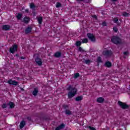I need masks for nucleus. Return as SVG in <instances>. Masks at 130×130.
<instances>
[{
	"label": "nucleus",
	"instance_id": "4468645a",
	"mask_svg": "<svg viewBox=\"0 0 130 130\" xmlns=\"http://www.w3.org/2000/svg\"><path fill=\"white\" fill-rule=\"evenodd\" d=\"M7 105L10 106V108H11V109H13V108H15V103L12 102H9V103L7 104Z\"/></svg>",
	"mask_w": 130,
	"mask_h": 130
},
{
	"label": "nucleus",
	"instance_id": "393cba45",
	"mask_svg": "<svg viewBox=\"0 0 130 130\" xmlns=\"http://www.w3.org/2000/svg\"><path fill=\"white\" fill-rule=\"evenodd\" d=\"M76 46L77 47H79V46H81L82 45V42L81 41H77L75 44Z\"/></svg>",
	"mask_w": 130,
	"mask_h": 130
},
{
	"label": "nucleus",
	"instance_id": "f8f14e48",
	"mask_svg": "<svg viewBox=\"0 0 130 130\" xmlns=\"http://www.w3.org/2000/svg\"><path fill=\"white\" fill-rule=\"evenodd\" d=\"M3 30L4 31H9L10 30V25H4L2 27Z\"/></svg>",
	"mask_w": 130,
	"mask_h": 130
},
{
	"label": "nucleus",
	"instance_id": "a19ab883",
	"mask_svg": "<svg viewBox=\"0 0 130 130\" xmlns=\"http://www.w3.org/2000/svg\"><path fill=\"white\" fill-rule=\"evenodd\" d=\"M25 13H29V10L26 9V10H25Z\"/></svg>",
	"mask_w": 130,
	"mask_h": 130
},
{
	"label": "nucleus",
	"instance_id": "79ce46f5",
	"mask_svg": "<svg viewBox=\"0 0 130 130\" xmlns=\"http://www.w3.org/2000/svg\"><path fill=\"white\" fill-rule=\"evenodd\" d=\"M77 2H84V0H77Z\"/></svg>",
	"mask_w": 130,
	"mask_h": 130
},
{
	"label": "nucleus",
	"instance_id": "423d86ee",
	"mask_svg": "<svg viewBox=\"0 0 130 130\" xmlns=\"http://www.w3.org/2000/svg\"><path fill=\"white\" fill-rule=\"evenodd\" d=\"M8 84L9 85H14V86H18L19 82L16 81L15 80H13L12 79H10L8 81Z\"/></svg>",
	"mask_w": 130,
	"mask_h": 130
},
{
	"label": "nucleus",
	"instance_id": "f257e3e1",
	"mask_svg": "<svg viewBox=\"0 0 130 130\" xmlns=\"http://www.w3.org/2000/svg\"><path fill=\"white\" fill-rule=\"evenodd\" d=\"M68 91H70L68 92V96L69 99H72L73 97H75L77 94V92H78V89L76 87L73 88L72 85H70L69 87L67 88Z\"/></svg>",
	"mask_w": 130,
	"mask_h": 130
},
{
	"label": "nucleus",
	"instance_id": "0eeeda50",
	"mask_svg": "<svg viewBox=\"0 0 130 130\" xmlns=\"http://www.w3.org/2000/svg\"><path fill=\"white\" fill-rule=\"evenodd\" d=\"M35 61L38 66H42V60L39 57H37L35 59Z\"/></svg>",
	"mask_w": 130,
	"mask_h": 130
},
{
	"label": "nucleus",
	"instance_id": "c03bdc74",
	"mask_svg": "<svg viewBox=\"0 0 130 130\" xmlns=\"http://www.w3.org/2000/svg\"><path fill=\"white\" fill-rule=\"evenodd\" d=\"M111 2H116V1H117V0H111Z\"/></svg>",
	"mask_w": 130,
	"mask_h": 130
},
{
	"label": "nucleus",
	"instance_id": "58836bf2",
	"mask_svg": "<svg viewBox=\"0 0 130 130\" xmlns=\"http://www.w3.org/2000/svg\"><path fill=\"white\" fill-rule=\"evenodd\" d=\"M102 25H103V26H107L106 22H103L102 23Z\"/></svg>",
	"mask_w": 130,
	"mask_h": 130
},
{
	"label": "nucleus",
	"instance_id": "bb28decb",
	"mask_svg": "<svg viewBox=\"0 0 130 130\" xmlns=\"http://www.w3.org/2000/svg\"><path fill=\"white\" fill-rule=\"evenodd\" d=\"M88 39L87 38H84L82 40V43H88Z\"/></svg>",
	"mask_w": 130,
	"mask_h": 130
},
{
	"label": "nucleus",
	"instance_id": "c756f323",
	"mask_svg": "<svg viewBox=\"0 0 130 130\" xmlns=\"http://www.w3.org/2000/svg\"><path fill=\"white\" fill-rule=\"evenodd\" d=\"M96 61H98V62L99 63L100 62H102V60L101 59V57H100V56L98 57Z\"/></svg>",
	"mask_w": 130,
	"mask_h": 130
},
{
	"label": "nucleus",
	"instance_id": "c85d7f7f",
	"mask_svg": "<svg viewBox=\"0 0 130 130\" xmlns=\"http://www.w3.org/2000/svg\"><path fill=\"white\" fill-rule=\"evenodd\" d=\"M61 7V4L59 2H57L56 4V8H60Z\"/></svg>",
	"mask_w": 130,
	"mask_h": 130
},
{
	"label": "nucleus",
	"instance_id": "dca6fc26",
	"mask_svg": "<svg viewBox=\"0 0 130 130\" xmlns=\"http://www.w3.org/2000/svg\"><path fill=\"white\" fill-rule=\"evenodd\" d=\"M25 125H26V121H25V120H22L20 122V124L19 125V127L20 128H23V127H24Z\"/></svg>",
	"mask_w": 130,
	"mask_h": 130
},
{
	"label": "nucleus",
	"instance_id": "72a5a7b5",
	"mask_svg": "<svg viewBox=\"0 0 130 130\" xmlns=\"http://www.w3.org/2000/svg\"><path fill=\"white\" fill-rule=\"evenodd\" d=\"M80 77V74L76 73L74 74V78L77 79V78H79Z\"/></svg>",
	"mask_w": 130,
	"mask_h": 130
},
{
	"label": "nucleus",
	"instance_id": "7c9ffc66",
	"mask_svg": "<svg viewBox=\"0 0 130 130\" xmlns=\"http://www.w3.org/2000/svg\"><path fill=\"white\" fill-rule=\"evenodd\" d=\"M122 16L123 17H128V13L126 12H123Z\"/></svg>",
	"mask_w": 130,
	"mask_h": 130
},
{
	"label": "nucleus",
	"instance_id": "37998d69",
	"mask_svg": "<svg viewBox=\"0 0 130 130\" xmlns=\"http://www.w3.org/2000/svg\"><path fill=\"white\" fill-rule=\"evenodd\" d=\"M21 59H25V57H21Z\"/></svg>",
	"mask_w": 130,
	"mask_h": 130
},
{
	"label": "nucleus",
	"instance_id": "f3484780",
	"mask_svg": "<svg viewBox=\"0 0 130 130\" xmlns=\"http://www.w3.org/2000/svg\"><path fill=\"white\" fill-rule=\"evenodd\" d=\"M23 22L24 23H25V24H28V23H29V22H30V18L25 16L24 18H23Z\"/></svg>",
	"mask_w": 130,
	"mask_h": 130
},
{
	"label": "nucleus",
	"instance_id": "f03ea898",
	"mask_svg": "<svg viewBox=\"0 0 130 130\" xmlns=\"http://www.w3.org/2000/svg\"><path fill=\"white\" fill-rule=\"evenodd\" d=\"M111 41L114 44H116V45H118V44H121L122 40L120 38L116 36H113L111 37Z\"/></svg>",
	"mask_w": 130,
	"mask_h": 130
},
{
	"label": "nucleus",
	"instance_id": "39448f33",
	"mask_svg": "<svg viewBox=\"0 0 130 130\" xmlns=\"http://www.w3.org/2000/svg\"><path fill=\"white\" fill-rule=\"evenodd\" d=\"M87 35V37L91 42H95V41H96V38L93 34L88 33Z\"/></svg>",
	"mask_w": 130,
	"mask_h": 130
},
{
	"label": "nucleus",
	"instance_id": "4c0bfd02",
	"mask_svg": "<svg viewBox=\"0 0 130 130\" xmlns=\"http://www.w3.org/2000/svg\"><path fill=\"white\" fill-rule=\"evenodd\" d=\"M27 119H28L29 121H31L32 120L31 117H27Z\"/></svg>",
	"mask_w": 130,
	"mask_h": 130
},
{
	"label": "nucleus",
	"instance_id": "4be33fe9",
	"mask_svg": "<svg viewBox=\"0 0 130 130\" xmlns=\"http://www.w3.org/2000/svg\"><path fill=\"white\" fill-rule=\"evenodd\" d=\"M65 114H66V115H72V113L70 110H66L65 111Z\"/></svg>",
	"mask_w": 130,
	"mask_h": 130
},
{
	"label": "nucleus",
	"instance_id": "a211bd4d",
	"mask_svg": "<svg viewBox=\"0 0 130 130\" xmlns=\"http://www.w3.org/2000/svg\"><path fill=\"white\" fill-rule=\"evenodd\" d=\"M54 57H56L57 58H58L61 56V53L60 52H56L54 54Z\"/></svg>",
	"mask_w": 130,
	"mask_h": 130
},
{
	"label": "nucleus",
	"instance_id": "1a4fd4ad",
	"mask_svg": "<svg viewBox=\"0 0 130 130\" xmlns=\"http://www.w3.org/2000/svg\"><path fill=\"white\" fill-rule=\"evenodd\" d=\"M25 34H29V33H31L32 32V27L28 26L25 30Z\"/></svg>",
	"mask_w": 130,
	"mask_h": 130
},
{
	"label": "nucleus",
	"instance_id": "a878e982",
	"mask_svg": "<svg viewBox=\"0 0 130 130\" xmlns=\"http://www.w3.org/2000/svg\"><path fill=\"white\" fill-rule=\"evenodd\" d=\"M35 8H36V6L34 4V3H31L30 4V8L32 10H35Z\"/></svg>",
	"mask_w": 130,
	"mask_h": 130
},
{
	"label": "nucleus",
	"instance_id": "a18cd8bd",
	"mask_svg": "<svg viewBox=\"0 0 130 130\" xmlns=\"http://www.w3.org/2000/svg\"><path fill=\"white\" fill-rule=\"evenodd\" d=\"M16 56H19V54H16Z\"/></svg>",
	"mask_w": 130,
	"mask_h": 130
},
{
	"label": "nucleus",
	"instance_id": "c9c22d12",
	"mask_svg": "<svg viewBox=\"0 0 130 130\" xmlns=\"http://www.w3.org/2000/svg\"><path fill=\"white\" fill-rule=\"evenodd\" d=\"M113 29L114 32H117V31H118V29H117V27L115 26H114Z\"/></svg>",
	"mask_w": 130,
	"mask_h": 130
},
{
	"label": "nucleus",
	"instance_id": "6ab92c4d",
	"mask_svg": "<svg viewBox=\"0 0 130 130\" xmlns=\"http://www.w3.org/2000/svg\"><path fill=\"white\" fill-rule=\"evenodd\" d=\"M82 61H83V62H85V63H86V64H89V63H90V62H91V60H90L89 59H85V58H83L82 60Z\"/></svg>",
	"mask_w": 130,
	"mask_h": 130
},
{
	"label": "nucleus",
	"instance_id": "6e6552de",
	"mask_svg": "<svg viewBox=\"0 0 130 130\" xmlns=\"http://www.w3.org/2000/svg\"><path fill=\"white\" fill-rule=\"evenodd\" d=\"M103 54L106 56H110L112 54V52L110 50H106L103 52Z\"/></svg>",
	"mask_w": 130,
	"mask_h": 130
},
{
	"label": "nucleus",
	"instance_id": "cd10ccee",
	"mask_svg": "<svg viewBox=\"0 0 130 130\" xmlns=\"http://www.w3.org/2000/svg\"><path fill=\"white\" fill-rule=\"evenodd\" d=\"M7 107H8V104H3L2 105V108L3 109H5L7 108Z\"/></svg>",
	"mask_w": 130,
	"mask_h": 130
},
{
	"label": "nucleus",
	"instance_id": "f704fd0d",
	"mask_svg": "<svg viewBox=\"0 0 130 130\" xmlns=\"http://www.w3.org/2000/svg\"><path fill=\"white\" fill-rule=\"evenodd\" d=\"M129 54V52L128 51L124 52H123V55H128Z\"/></svg>",
	"mask_w": 130,
	"mask_h": 130
},
{
	"label": "nucleus",
	"instance_id": "b1692460",
	"mask_svg": "<svg viewBox=\"0 0 130 130\" xmlns=\"http://www.w3.org/2000/svg\"><path fill=\"white\" fill-rule=\"evenodd\" d=\"M114 23H115L118 25V26L120 25V23H118V19L115 18L113 19Z\"/></svg>",
	"mask_w": 130,
	"mask_h": 130
},
{
	"label": "nucleus",
	"instance_id": "de8ad7c7",
	"mask_svg": "<svg viewBox=\"0 0 130 130\" xmlns=\"http://www.w3.org/2000/svg\"><path fill=\"white\" fill-rule=\"evenodd\" d=\"M21 90H22L23 91H24V89L22 88Z\"/></svg>",
	"mask_w": 130,
	"mask_h": 130
},
{
	"label": "nucleus",
	"instance_id": "20e7f679",
	"mask_svg": "<svg viewBox=\"0 0 130 130\" xmlns=\"http://www.w3.org/2000/svg\"><path fill=\"white\" fill-rule=\"evenodd\" d=\"M118 104L120 106V108H122V109L125 110L129 108V106H128V105H127L124 103H122V102L118 101Z\"/></svg>",
	"mask_w": 130,
	"mask_h": 130
},
{
	"label": "nucleus",
	"instance_id": "2eb2a0df",
	"mask_svg": "<svg viewBox=\"0 0 130 130\" xmlns=\"http://www.w3.org/2000/svg\"><path fill=\"white\" fill-rule=\"evenodd\" d=\"M104 66L107 67V68H111V67H112V64L110 61H108L105 62Z\"/></svg>",
	"mask_w": 130,
	"mask_h": 130
},
{
	"label": "nucleus",
	"instance_id": "5701e85b",
	"mask_svg": "<svg viewBox=\"0 0 130 130\" xmlns=\"http://www.w3.org/2000/svg\"><path fill=\"white\" fill-rule=\"evenodd\" d=\"M22 17H23V15L21 13H18V15L16 16L18 20H21V19H22Z\"/></svg>",
	"mask_w": 130,
	"mask_h": 130
},
{
	"label": "nucleus",
	"instance_id": "473e14b6",
	"mask_svg": "<svg viewBox=\"0 0 130 130\" xmlns=\"http://www.w3.org/2000/svg\"><path fill=\"white\" fill-rule=\"evenodd\" d=\"M79 51H80V52H85V50L83 49V48L81 47H80L78 48Z\"/></svg>",
	"mask_w": 130,
	"mask_h": 130
},
{
	"label": "nucleus",
	"instance_id": "2f4dec72",
	"mask_svg": "<svg viewBox=\"0 0 130 130\" xmlns=\"http://www.w3.org/2000/svg\"><path fill=\"white\" fill-rule=\"evenodd\" d=\"M62 107H63V108L66 109V110H68V109H69V106L68 105H63Z\"/></svg>",
	"mask_w": 130,
	"mask_h": 130
},
{
	"label": "nucleus",
	"instance_id": "aec40b11",
	"mask_svg": "<svg viewBox=\"0 0 130 130\" xmlns=\"http://www.w3.org/2000/svg\"><path fill=\"white\" fill-rule=\"evenodd\" d=\"M75 100L78 102H79V101H82V100H83V96L81 95V96L76 97L75 99Z\"/></svg>",
	"mask_w": 130,
	"mask_h": 130
},
{
	"label": "nucleus",
	"instance_id": "9b49d317",
	"mask_svg": "<svg viewBox=\"0 0 130 130\" xmlns=\"http://www.w3.org/2000/svg\"><path fill=\"white\" fill-rule=\"evenodd\" d=\"M38 92H39V90L38 89V88L37 87L35 88L32 91V95H34V96H37V94H38Z\"/></svg>",
	"mask_w": 130,
	"mask_h": 130
},
{
	"label": "nucleus",
	"instance_id": "e433bc0d",
	"mask_svg": "<svg viewBox=\"0 0 130 130\" xmlns=\"http://www.w3.org/2000/svg\"><path fill=\"white\" fill-rule=\"evenodd\" d=\"M88 127L90 130H96V129L94 127H93L91 126H89Z\"/></svg>",
	"mask_w": 130,
	"mask_h": 130
},
{
	"label": "nucleus",
	"instance_id": "9d476101",
	"mask_svg": "<svg viewBox=\"0 0 130 130\" xmlns=\"http://www.w3.org/2000/svg\"><path fill=\"white\" fill-rule=\"evenodd\" d=\"M64 126H66V125H64L63 123L61 124L60 125L56 127L55 129V130H60L62 129L63 128H64Z\"/></svg>",
	"mask_w": 130,
	"mask_h": 130
},
{
	"label": "nucleus",
	"instance_id": "7ed1b4c3",
	"mask_svg": "<svg viewBox=\"0 0 130 130\" xmlns=\"http://www.w3.org/2000/svg\"><path fill=\"white\" fill-rule=\"evenodd\" d=\"M9 51L10 53H12V54H14L15 52H17L18 51V45L14 44L12 45V47L10 48Z\"/></svg>",
	"mask_w": 130,
	"mask_h": 130
},
{
	"label": "nucleus",
	"instance_id": "49530a36",
	"mask_svg": "<svg viewBox=\"0 0 130 130\" xmlns=\"http://www.w3.org/2000/svg\"><path fill=\"white\" fill-rule=\"evenodd\" d=\"M34 16H36V15L35 14H35H34Z\"/></svg>",
	"mask_w": 130,
	"mask_h": 130
},
{
	"label": "nucleus",
	"instance_id": "412c9836",
	"mask_svg": "<svg viewBox=\"0 0 130 130\" xmlns=\"http://www.w3.org/2000/svg\"><path fill=\"white\" fill-rule=\"evenodd\" d=\"M42 21H43V18L42 17H40L38 18V22L40 25L42 24Z\"/></svg>",
	"mask_w": 130,
	"mask_h": 130
},
{
	"label": "nucleus",
	"instance_id": "ddd939ff",
	"mask_svg": "<svg viewBox=\"0 0 130 130\" xmlns=\"http://www.w3.org/2000/svg\"><path fill=\"white\" fill-rule=\"evenodd\" d=\"M104 101H105L104 98L102 97H100L98 98L96 100V102H98V103H103Z\"/></svg>",
	"mask_w": 130,
	"mask_h": 130
},
{
	"label": "nucleus",
	"instance_id": "ea45409f",
	"mask_svg": "<svg viewBox=\"0 0 130 130\" xmlns=\"http://www.w3.org/2000/svg\"><path fill=\"white\" fill-rule=\"evenodd\" d=\"M92 18H94V19H95L96 20H97V16H96V15H93V16H92Z\"/></svg>",
	"mask_w": 130,
	"mask_h": 130
}]
</instances>
